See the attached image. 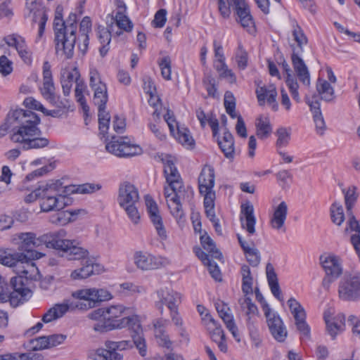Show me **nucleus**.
Here are the masks:
<instances>
[{"mask_svg": "<svg viewBox=\"0 0 360 360\" xmlns=\"http://www.w3.org/2000/svg\"><path fill=\"white\" fill-rule=\"evenodd\" d=\"M133 309L123 305H112L105 308V320L94 325V330L99 333H105L115 329L128 328L131 330V336L134 339L136 347L142 356L146 354V345L143 335V329L137 315H130Z\"/></svg>", "mask_w": 360, "mask_h": 360, "instance_id": "2", "label": "nucleus"}, {"mask_svg": "<svg viewBox=\"0 0 360 360\" xmlns=\"http://www.w3.org/2000/svg\"><path fill=\"white\" fill-rule=\"evenodd\" d=\"M83 290H85V289L78 290L72 292V297L76 298L77 300L75 302H72L69 304H68V310L75 309L88 310L96 307L94 300H92L90 295L83 296L84 295H79V293Z\"/></svg>", "mask_w": 360, "mask_h": 360, "instance_id": "32", "label": "nucleus"}, {"mask_svg": "<svg viewBox=\"0 0 360 360\" xmlns=\"http://www.w3.org/2000/svg\"><path fill=\"white\" fill-rule=\"evenodd\" d=\"M132 340H134L132 338ZM136 345L134 340H122L118 342L106 340L105 342V348H98L91 354L94 360H122L123 355L117 350L122 351L126 349L131 348Z\"/></svg>", "mask_w": 360, "mask_h": 360, "instance_id": "10", "label": "nucleus"}, {"mask_svg": "<svg viewBox=\"0 0 360 360\" xmlns=\"http://www.w3.org/2000/svg\"><path fill=\"white\" fill-rule=\"evenodd\" d=\"M68 311V304H56L43 315L42 321L44 323H50L62 317Z\"/></svg>", "mask_w": 360, "mask_h": 360, "instance_id": "38", "label": "nucleus"}, {"mask_svg": "<svg viewBox=\"0 0 360 360\" xmlns=\"http://www.w3.org/2000/svg\"><path fill=\"white\" fill-rule=\"evenodd\" d=\"M165 121L167 122L171 134L181 143L183 146L188 148H193L195 141L191 136L188 129L180 127L176 122L174 113L169 109H167V114L164 115Z\"/></svg>", "mask_w": 360, "mask_h": 360, "instance_id": "13", "label": "nucleus"}, {"mask_svg": "<svg viewBox=\"0 0 360 360\" xmlns=\"http://www.w3.org/2000/svg\"><path fill=\"white\" fill-rule=\"evenodd\" d=\"M41 91L44 98L53 105L58 108H65L66 107L65 102L60 101V98L56 95L53 82L46 81L43 82V87Z\"/></svg>", "mask_w": 360, "mask_h": 360, "instance_id": "34", "label": "nucleus"}, {"mask_svg": "<svg viewBox=\"0 0 360 360\" xmlns=\"http://www.w3.org/2000/svg\"><path fill=\"white\" fill-rule=\"evenodd\" d=\"M357 198L358 194L356 193V187L354 186L349 187L345 193V201L347 213L352 212V207L355 204Z\"/></svg>", "mask_w": 360, "mask_h": 360, "instance_id": "51", "label": "nucleus"}, {"mask_svg": "<svg viewBox=\"0 0 360 360\" xmlns=\"http://www.w3.org/2000/svg\"><path fill=\"white\" fill-rule=\"evenodd\" d=\"M211 339L217 344L219 349L222 352H226L227 345L226 343L225 334L221 329V325L214 326L212 329L207 330Z\"/></svg>", "mask_w": 360, "mask_h": 360, "instance_id": "40", "label": "nucleus"}, {"mask_svg": "<svg viewBox=\"0 0 360 360\" xmlns=\"http://www.w3.org/2000/svg\"><path fill=\"white\" fill-rule=\"evenodd\" d=\"M57 213L51 215L49 221L51 224L64 226L71 221V213L69 210H58Z\"/></svg>", "mask_w": 360, "mask_h": 360, "instance_id": "47", "label": "nucleus"}, {"mask_svg": "<svg viewBox=\"0 0 360 360\" xmlns=\"http://www.w3.org/2000/svg\"><path fill=\"white\" fill-rule=\"evenodd\" d=\"M338 297L343 301H356L360 299V274L345 276L340 281Z\"/></svg>", "mask_w": 360, "mask_h": 360, "instance_id": "11", "label": "nucleus"}, {"mask_svg": "<svg viewBox=\"0 0 360 360\" xmlns=\"http://www.w3.org/2000/svg\"><path fill=\"white\" fill-rule=\"evenodd\" d=\"M124 137L112 136L111 141L105 146L106 150L118 157H131L141 153V149L136 145L127 142Z\"/></svg>", "mask_w": 360, "mask_h": 360, "instance_id": "12", "label": "nucleus"}, {"mask_svg": "<svg viewBox=\"0 0 360 360\" xmlns=\"http://www.w3.org/2000/svg\"><path fill=\"white\" fill-rule=\"evenodd\" d=\"M120 288L124 290L129 291L131 295L146 292V289L143 286L138 285L130 282H126L120 284Z\"/></svg>", "mask_w": 360, "mask_h": 360, "instance_id": "64", "label": "nucleus"}, {"mask_svg": "<svg viewBox=\"0 0 360 360\" xmlns=\"http://www.w3.org/2000/svg\"><path fill=\"white\" fill-rule=\"evenodd\" d=\"M145 200L150 219L158 236L163 240L166 239L167 232L163 224L162 218L160 214L157 203L150 195H146Z\"/></svg>", "mask_w": 360, "mask_h": 360, "instance_id": "18", "label": "nucleus"}, {"mask_svg": "<svg viewBox=\"0 0 360 360\" xmlns=\"http://www.w3.org/2000/svg\"><path fill=\"white\" fill-rule=\"evenodd\" d=\"M98 30V39L101 44H107V45H109L111 37L113 36V24H107L106 27L100 25Z\"/></svg>", "mask_w": 360, "mask_h": 360, "instance_id": "49", "label": "nucleus"}, {"mask_svg": "<svg viewBox=\"0 0 360 360\" xmlns=\"http://www.w3.org/2000/svg\"><path fill=\"white\" fill-rule=\"evenodd\" d=\"M256 134L260 139L268 138L272 132V127L268 117L259 116L255 120Z\"/></svg>", "mask_w": 360, "mask_h": 360, "instance_id": "39", "label": "nucleus"}, {"mask_svg": "<svg viewBox=\"0 0 360 360\" xmlns=\"http://www.w3.org/2000/svg\"><path fill=\"white\" fill-rule=\"evenodd\" d=\"M198 188L200 193L204 196V200L215 199V192L213 191L214 186V170L210 165H205L198 176Z\"/></svg>", "mask_w": 360, "mask_h": 360, "instance_id": "15", "label": "nucleus"}, {"mask_svg": "<svg viewBox=\"0 0 360 360\" xmlns=\"http://www.w3.org/2000/svg\"><path fill=\"white\" fill-rule=\"evenodd\" d=\"M41 131L32 135H22V132H13L11 136V140L14 143H21L24 150L41 149L46 148L49 144V140L46 137H39Z\"/></svg>", "mask_w": 360, "mask_h": 360, "instance_id": "14", "label": "nucleus"}, {"mask_svg": "<svg viewBox=\"0 0 360 360\" xmlns=\"http://www.w3.org/2000/svg\"><path fill=\"white\" fill-rule=\"evenodd\" d=\"M238 243L250 265L257 267L261 262V255L253 241H247L240 234H237Z\"/></svg>", "mask_w": 360, "mask_h": 360, "instance_id": "21", "label": "nucleus"}, {"mask_svg": "<svg viewBox=\"0 0 360 360\" xmlns=\"http://www.w3.org/2000/svg\"><path fill=\"white\" fill-rule=\"evenodd\" d=\"M79 295H90L94 300L95 305L101 302L109 300L112 298L111 294L104 289L89 288L82 291Z\"/></svg>", "mask_w": 360, "mask_h": 360, "instance_id": "42", "label": "nucleus"}, {"mask_svg": "<svg viewBox=\"0 0 360 360\" xmlns=\"http://www.w3.org/2000/svg\"><path fill=\"white\" fill-rule=\"evenodd\" d=\"M316 87L322 100L326 102H331L335 99V90L328 81L318 78Z\"/></svg>", "mask_w": 360, "mask_h": 360, "instance_id": "37", "label": "nucleus"}, {"mask_svg": "<svg viewBox=\"0 0 360 360\" xmlns=\"http://www.w3.org/2000/svg\"><path fill=\"white\" fill-rule=\"evenodd\" d=\"M311 98V101H310L308 97H306V102L309 105L310 110L313 113L314 121L316 124L317 133L320 135H323L326 126L321 111V104L316 95H314Z\"/></svg>", "mask_w": 360, "mask_h": 360, "instance_id": "26", "label": "nucleus"}, {"mask_svg": "<svg viewBox=\"0 0 360 360\" xmlns=\"http://www.w3.org/2000/svg\"><path fill=\"white\" fill-rule=\"evenodd\" d=\"M162 161L164 164V174L167 183L170 184L172 190L174 192V195L168 200V207L177 223L182 225L185 222V214L181 204V200L184 198V183L171 157L167 156L162 158Z\"/></svg>", "mask_w": 360, "mask_h": 360, "instance_id": "3", "label": "nucleus"}, {"mask_svg": "<svg viewBox=\"0 0 360 360\" xmlns=\"http://www.w3.org/2000/svg\"><path fill=\"white\" fill-rule=\"evenodd\" d=\"M214 200H215V199H209L208 198V200H204V202H203L204 207L205 210L206 217L210 219V221L212 224L219 221L215 214Z\"/></svg>", "mask_w": 360, "mask_h": 360, "instance_id": "53", "label": "nucleus"}, {"mask_svg": "<svg viewBox=\"0 0 360 360\" xmlns=\"http://www.w3.org/2000/svg\"><path fill=\"white\" fill-rule=\"evenodd\" d=\"M80 74L77 68L72 70L63 69L60 73V83L63 89L64 96H68L70 95L72 84L74 82L79 83V79Z\"/></svg>", "mask_w": 360, "mask_h": 360, "instance_id": "28", "label": "nucleus"}, {"mask_svg": "<svg viewBox=\"0 0 360 360\" xmlns=\"http://www.w3.org/2000/svg\"><path fill=\"white\" fill-rule=\"evenodd\" d=\"M288 205L285 201L281 202L274 207V212L270 218V226L273 229L285 232V221L287 218Z\"/></svg>", "mask_w": 360, "mask_h": 360, "instance_id": "25", "label": "nucleus"}, {"mask_svg": "<svg viewBox=\"0 0 360 360\" xmlns=\"http://www.w3.org/2000/svg\"><path fill=\"white\" fill-rule=\"evenodd\" d=\"M86 256L78 260H85V263L79 269L72 271L70 277L74 280L86 278L94 274H98L103 271V267L98 263H95L91 259L89 258V251Z\"/></svg>", "mask_w": 360, "mask_h": 360, "instance_id": "19", "label": "nucleus"}, {"mask_svg": "<svg viewBox=\"0 0 360 360\" xmlns=\"http://www.w3.org/2000/svg\"><path fill=\"white\" fill-rule=\"evenodd\" d=\"M155 340L159 346L169 350L173 349V342L166 330H156L154 333Z\"/></svg>", "mask_w": 360, "mask_h": 360, "instance_id": "50", "label": "nucleus"}, {"mask_svg": "<svg viewBox=\"0 0 360 360\" xmlns=\"http://www.w3.org/2000/svg\"><path fill=\"white\" fill-rule=\"evenodd\" d=\"M15 49L25 63L30 64L32 63V52L28 49L24 39H21V42L17 45Z\"/></svg>", "mask_w": 360, "mask_h": 360, "instance_id": "54", "label": "nucleus"}, {"mask_svg": "<svg viewBox=\"0 0 360 360\" xmlns=\"http://www.w3.org/2000/svg\"><path fill=\"white\" fill-rule=\"evenodd\" d=\"M248 56L247 51L243 49L241 44H239L236 54L238 67L241 70L245 69L248 66Z\"/></svg>", "mask_w": 360, "mask_h": 360, "instance_id": "55", "label": "nucleus"}, {"mask_svg": "<svg viewBox=\"0 0 360 360\" xmlns=\"http://www.w3.org/2000/svg\"><path fill=\"white\" fill-rule=\"evenodd\" d=\"M281 66L286 74L285 83L289 91L294 100L299 103L300 101V97L298 92L299 84L297 81V77L292 75L290 65L285 60L282 62Z\"/></svg>", "mask_w": 360, "mask_h": 360, "instance_id": "33", "label": "nucleus"}, {"mask_svg": "<svg viewBox=\"0 0 360 360\" xmlns=\"http://www.w3.org/2000/svg\"><path fill=\"white\" fill-rule=\"evenodd\" d=\"M159 301L155 302V307L161 314H163L164 305H166L169 311L177 309L181 302V295L179 292L172 289H160L157 292Z\"/></svg>", "mask_w": 360, "mask_h": 360, "instance_id": "16", "label": "nucleus"}, {"mask_svg": "<svg viewBox=\"0 0 360 360\" xmlns=\"http://www.w3.org/2000/svg\"><path fill=\"white\" fill-rule=\"evenodd\" d=\"M134 264L142 271H150L162 266V259L143 251H138L134 255Z\"/></svg>", "mask_w": 360, "mask_h": 360, "instance_id": "17", "label": "nucleus"}, {"mask_svg": "<svg viewBox=\"0 0 360 360\" xmlns=\"http://www.w3.org/2000/svg\"><path fill=\"white\" fill-rule=\"evenodd\" d=\"M33 253L23 255V252H15L11 253L5 250H0V263L8 266H13L15 269L23 263L26 257H33Z\"/></svg>", "mask_w": 360, "mask_h": 360, "instance_id": "29", "label": "nucleus"}, {"mask_svg": "<svg viewBox=\"0 0 360 360\" xmlns=\"http://www.w3.org/2000/svg\"><path fill=\"white\" fill-rule=\"evenodd\" d=\"M66 232L63 229L49 232L39 237L32 232L21 233L18 235L20 240L18 250L23 255L33 253V257H26L27 259H37L43 255L34 250V248L44 245L48 248L58 251L61 257L68 259H79L86 256L87 250L78 246L75 240L64 239Z\"/></svg>", "mask_w": 360, "mask_h": 360, "instance_id": "1", "label": "nucleus"}, {"mask_svg": "<svg viewBox=\"0 0 360 360\" xmlns=\"http://www.w3.org/2000/svg\"><path fill=\"white\" fill-rule=\"evenodd\" d=\"M266 321L273 337L280 342H284L288 333L279 316L273 314L272 318L269 319Z\"/></svg>", "mask_w": 360, "mask_h": 360, "instance_id": "30", "label": "nucleus"}, {"mask_svg": "<svg viewBox=\"0 0 360 360\" xmlns=\"http://www.w3.org/2000/svg\"><path fill=\"white\" fill-rule=\"evenodd\" d=\"M266 278L271 291L274 296L280 301H283L281 290L279 286L277 275L274 268L271 263H268L266 266Z\"/></svg>", "mask_w": 360, "mask_h": 360, "instance_id": "35", "label": "nucleus"}, {"mask_svg": "<svg viewBox=\"0 0 360 360\" xmlns=\"http://www.w3.org/2000/svg\"><path fill=\"white\" fill-rule=\"evenodd\" d=\"M348 214V221H347V227L345 229V231H354L355 232L354 234H359L360 233V224L359 221L356 220L352 212L347 213Z\"/></svg>", "mask_w": 360, "mask_h": 360, "instance_id": "63", "label": "nucleus"}, {"mask_svg": "<svg viewBox=\"0 0 360 360\" xmlns=\"http://www.w3.org/2000/svg\"><path fill=\"white\" fill-rule=\"evenodd\" d=\"M259 105L263 106L266 100L267 103L272 105V109L277 111L278 105L276 103L277 91L274 85L271 84L269 86L257 85L255 91Z\"/></svg>", "mask_w": 360, "mask_h": 360, "instance_id": "22", "label": "nucleus"}, {"mask_svg": "<svg viewBox=\"0 0 360 360\" xmlns=\"http://www.w3.org/2000/svg\"><path fill=\"white\" fill-rule=\"evenodd\" d=\"M291 33L293 40L297 44V46H292L296 49V51L302 52L304 46L308 44V38L303 29L298 24L294 25Z\"/></svg>", "mask_w": 360, "mask_h": 360, "instance_id": "41", "label": "nucleus"}, {"mask_svg": "<svg viewBox=\"0 0 360 360\" xmlns=\"http://www.w3.org/2000/svg\"><path fill=\"white\" fill-rule=\"evenodd\" d=\"M81 34L79 37L78 48L82 54H85L89 46L88 32L91 30V27L88 24H80Z\"/></svg>", "mask_w": 360, "mask_h": 360, "instance_id": "46", "label": "nucleus"}, {"mask_svg": "<svg viewBox=\"0 0 360 360\" xmlns=\"http://www.w3.org/2000/svg\"><path fill=\"white\" fill-rule=\"evenodd\" d=\"M203 84L208 95L214 97L217 92L215 79L211 75H206L203 79Z\"/></svg>", "mask_w": 360, "mask_h": 360, "instance_id": "59", "label": "nucleus"}, {"mask_svg": "<svg viewBox=\"0 0 360 360\" xmlns=\"http://www.w3.org/2000/svg\"><path fill=\"white\" fill-rule=\"evenodd\" d=\"M242 291L245 295L252 294L253 278L251 276L250 267L248 265L241 266Z\"/></svg>", "mask_w": 360, "mask_h": 360, "instance_id": "43", "label": "nucleus"}, {"mask_svg": "<svg viewBox=\"0 0 360 360\" xmlns=\"http://www.w3.org/2000/svg\"><path fill=\"white\" fill-rule=\"evenodd\" d=\"M27 282L25 281L20 276H14L10 281V285L13 291H24L30 290L27 287Z\"/></svg>", "mask_w": 360, "mask_h": 360, "instance_id": "60", "label": "nucleus"}, {"mask_svg": "<svg viewBox=\"0 0 360 360\" xmlns=\"http://www.w3.org/2000/svg\"><path fill=\"white\" fill-rule=\"evenodd\" d=\"M291 48L292 51L291 61L296 76L304 85L309 86L311 82L308 68L302 58L299 56V51H296V49L293 46H291Z\"/></svg>", "mask_w": 360, "mask_h": 360, "instance_id": "20", "label": "nucleus"}, {"mask_svg": "<svg viewBox=\"0 0 360 360\" xmlns=\"http://www.w3.org/2000/svg\"><path fill=\"white\" fill-rule=\"evenodd\" d=\"M94 91V102L95 105L103 107L108 102L107 87L105 84H101L92 89Z\"/></svg>", "mask_w": 360, "mask_h": 360, "instance_id": "45", "label": "nucleus"}, {"mask_svg": "<svg viewBox=\"0 0 360 360\" xmlns=\"http://www.w3.org/2000/svg\"><path fill=\"white\" fill-rule=\"evenodd\" d=\"M119 5L117 6V10L114 12L115 16V22H131L129 17L126 15L127 8L125 5L122 2H119Z\"/></svg>", "mask_w": 360, "mask_h": 360, "instance_id": "57", "label": "nucleus"}, {"mask_svg": "<svg viewBox=\"0 0 360 360\" xmlns=\"http://www.w3.org/2000/svg\"><path fill=\"white\" fill-rule=\"evenodd\" d=\"M241 216L240 220L241 226L245 229L250 235L255 233L256 218L254 215V207L247 202L241 205Z\"/></svg>", "mask_w": 360, "mask_h": 360, "instance_id": "24", "label": "nucleus"}, {"mask_svg": "<svg viewBox=\"0 0 360 360\" xmlns=\"http://www.w3.org/2000/svg\"><path fill=\"white\" fill-rule=\"evenodd\" d=\"M13 71V62L6 56L0 57V73L6 77L10 75Z\"/></svg>", "mask_w": 360, "mask_h": 360, "instance_id": "61", "label": "nucleus"}, {"mask_svg": "<svg viewBox=\"0 0 360 360\" xmlns=\"http://www.w3.org/2000/svg\"><path fill=\"white\" fill-rule=\"evenodd\" d=\"M200 243L203 248L207 251L204 252L200 248H195L194 252L196 256L207 266L211 276L217 281H221V274L218 264L214 261V259L221 260V252L216 248L212 239L206 232L200 236Z\"/></svg>", "mask_w": 360, "mask_h": 360, "instance_id": "4", "label": "nucleus"}, {"mask_svg": "<svg viewBox=\"0 0 360 360\" xmlns=\"http://www.w3.org/2000/svg\"><path fill=\"white\" fill-rule=\"evenodd\" d=\"M32 260L24 259L23 263L15 270L18 274L17 276H20L26 282L37 280L39 274L38 268Z\"/></svg>", "mask_w": 360, "mask_h": 360, "instance_id": "31", "label": "nucleus"}, {"mask_svg": "<svg viewBox=\"0 0 360 360\" xmlns=\"http://www.w3.org/2000/svg\"><path fill=\"white\" fill-rule=\"evenodd\" d=\"M13 15V11L11 7L10 1H5L0 4V20H11Z\"/></svg>", "mask_w": 360, "mask_h": 360, "instance_id": "58", "label": "nucleus"}, {"mask_svg": "<svg viewBox=\"0 0 360 360\" xmlns=\"http://www.w3.org/2000/svg\"><path fill=\"white\" fill-rule=\"evenodd\" d=\"M41 191L40 207L43 212H48L63 210V205L60 202V192L63 191L62 182L60 180L46 184L43 186Z\"/></svg>", "mask_w": 360, "mask_h": 360, "instance_id": "9", "label": "nucleus"}, {"mask_svg": "<svg viewBox=\"0 0 360 360\" xmlns=\"http://www.w3.org/2000/svg\"><path fill=\"white\" fill-rule=\"evenodd\" d=\"M48 342L47 336H41L30 341V344L32 345V350L34 351L50 348Z\"/></svg>", "mask_w": 360, "mask_h": 360, "instance_id": "62", "label": "nucleus"}, {"mask_svg": "<svg viewBox=\"0 0 360 360\" xmlns=\"http://www.w3.org/2000/svg\"><path fill=\"white\" fill-rule=\"evenodd\" d=\"M5 120L10 127L18 124V129L15 132L21 131L22 135H32L39 132L37 125L40 123V118L31 110L23 109L11 110Z\"/></svg>", "mask_w": 360, "mask_h": 360, "instance_id": "6", "label": "nucleus"}, {"mask_svg": "<svg viewBox=\"0 0 360 360\" xmlns=\"http://www.w3.org/2000/svg\"><path fill=\"white\" fill-rule=\"evenodd\" d=\"M119 203L124 209L131 220L137 224L140 215L136 207L139 195L137 188L130 183L121 185L119 190Z\"/></svg>", "mask_w": 360, "mask_h": 360, "instance_id": "7", "label": "nucleus"}, {"mask_svg": "<svg viewBox=\"0 0 360 360\" xmlns=\"http://www.w3.org/2000/svg\"><path fill=\"white\" fill-rule=\"evenodd\" d=\"M77 24H55V45L56 51H60L66 58H72L77 41Z\"/></svg>", "mask_w": 360, "mask_h": 360, "instance_id": "5", "label": "nucleus"}, {"mask_svg": "<svg viewBox=\"0 0 360 360\" xmlns=\"http://www.w3.org/2000/svg\"><path fill=\"white\" fill-rule=\"evenodd\" d=\"M276 135L278 136V139L276 141V146L278 148L286 146L288 144L290 138V133L286 128L281 127L278 129L276 131Z\"/></svg>", "mask_w": 360, "mask_h": 360, "instance_id": "56", "label": "nucleus"}, {"mask_svg": "<svg viewBox=\"0 0 360 360\" xmlns=\"http://www.w3.org/2000/svg\"><path fill=\"white\" fill-rule=\"evenodd\" d=\"M32 292L30 290H24V291H12L8 295V301L10 302L13 307H17L19 305L26 302L31 296Z\"/></svg>", "mask_w": 360, "mask_h": 360, "instance_id": "44", "label": "nucleus"}, {"mask_svg": "<svg viewBox=\"0 0 360 360\" xmlns=\"http://www.w3.org/2000/svg\"><path fill=\"white\" fill-rule=\"evenodd\" d=\"M217 1L220 15L224 19L230 16L232 8L236 20H239L241 22H248L254 20L246 0H217Z\"/></svg>", "mask_w": 360, "mask_h": 360, "instance_id": "8", "label": "nucleus"}, {"mask_svg": "<svg viewBox=\"0 0 360 360\" xmlns=\"http://www.w3.org/2000/svg\"><path fill=\"white\" fill-rule=\"evenodd\" d=\"M158 65L161 69V75L166 80L171 79L172 61L169 56H165L158 61Z\"/></svg>", "mask_w": 360, "mask_h": 360, "instance_id": "52", "label": "nucleus"}, {"mask_svg": "<svg viewBox=\"0 0 360 360\" xmlns=\"http://www.w3.org/2000/svg\"><path fill=\"white\" fill-rule=\"evenodd\" d=\"M241 309L245 311L247 316L246 322L248 329L253 330L255 329V323H257L259 316V311L257 307L252 302V300L248 295H245L244 297L238 300Z\"/></svg>", "mask_w": 360, "mask_h": 360, "instance_id": "23", "label": "nucleus"}, {"mask_svg": "<svg viewBox=\"0 0 360 360\" xmlns=\"http://www.w3.org/2000/svg\"><path fill=\"white\" fill-rule=\"evenodd\" d=\"M330 215L333 222L338 226H340L345 221L343 207L340 202H335L332 204Z\"/></svg>", "mask_w": 360, "mask_h": 360, "instance_id": "48", "label": "nucleus"}, {"mask_svg": "<svg viewBox=\"0 0 360 360\" xmlns=\"http://www.w3.org/2000/svg\"><path fill=\"white\" fill-rule=\"evenodd\" d=\"M217 142L225 157L233 159L234 157V138L231 133L226 129L222 139H218Z\"/></svg>", "mask_w": 360, "mask_h": 360, "instance_id": "36", "label": "nucleus"}, {"mask_svg": "<svg viewBox=\"0 0 360 360\" xmlns=\"http://www.w3.org/2000/svg\"><path fill=\"white\" fill-rule=\"evenodd\" d=\"M320 261L326 274L339 277L342 273L340 258L334 255H323L320 257Z\"/></svg>", "mask_w": 360, "mask_h": 360, "instance_id": "27", "label": "nucleus"}]
</instances>
